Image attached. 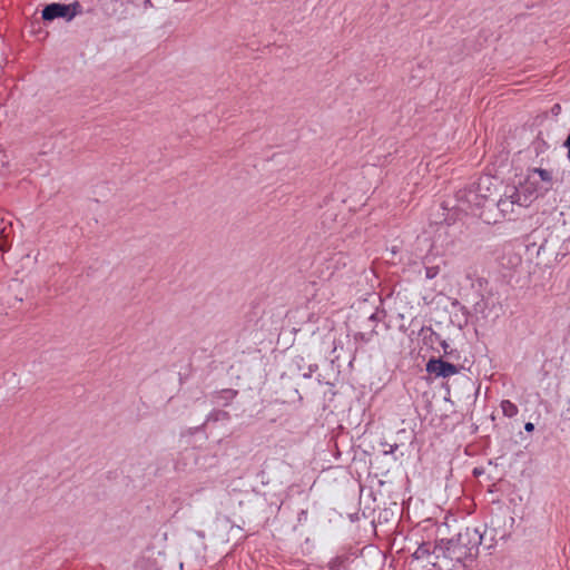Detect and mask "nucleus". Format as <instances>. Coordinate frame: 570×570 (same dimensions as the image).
<instances>
[{"label": "nucleus", "mask_w": 570, "mask_h": 570, "mask_svg": "<svg viewBox=\"0 0 570 570\" xmlns=\"http://www.w3.org/2000/svg\"><path fill=\"white\" fill-rule=\"evenodd\" d=\"M482 539V531L478 528L466 527L455 537L440 540L434 546V552H441L444 558L463 563L476 558Z\"/></svg>", "instance_id": "f257e3e1"}, {"label": "nucleus", "mask_w": 570, "mask_h": 570, "mask_svg": "<svg viewBox=\"0 0 570 570\" xmlns=\"http://www.w3.org/2000/svg\"><path fill=\"white\" fill-rule=\"evenodd\" d=\"M531 202L532 193L528 194L522 186H508L504 194L497 200L495 206L503 218L512 219V216L517 214V208H525Z\"/></svg>", "instance_id": "f03ea898"}, {"label": "nucleus", "mask_w": 570, "mask_h": 570, "mask_svg": "<svg viewBox=\"0 0 570 570\" xmlns=\"http://www.w3.org/2000/svg\"><path fill=\"white\" fill-rule=\"evenodd\" d=\"M553 183L552 171L543 168H530L528 170L527 179L523 185H521L525 191L534 193L538 191H548L551 189Z\"/></svg>", "instance_id": "7ed1b4c3"}, {"label": "nucleus", "mask_w": 570, "mask_h": 570, "mask_svg": "<svg viewBox=\"0 0 570 570\" xmlns=\"http://www.w3.org/2000/svg\"><path fill=\"white\" fill-rule=\"evenodd\" d=\"M81 9L82 7L78 1L69 4L52 2L42 9L41 18L45 21H53L58 18L71 21L77 14L81 13Z\"/></svg>", "instance_id": "20e7f679"}, {"label": "nucleus", "mask_w": 570, "mask_h": 570, "mask_svg": "<svg viewBox=\"0 0 570 570\" xmlns=\"http://www.w3.org/2000/svg\"><path fill=\"white\" fill-rule=\"evenodd\" d=\"M463 370L462 365L454 364L450 361H445L442 357L431 358L426 363V371L436 377H450L460 373Z\"/></svg>", "instance_id": "39448f33"}, {"label": "nucleus", "mask_w": 570, "mask_h": 570, "mask_svg": "<svg viewBox=\"0 0 570 570\" xmlns=\"http://www.w3.org/2000/svg\"><path fill=\"white\" fill-rule=\"evenodd\" d=\"M422 333H424V341H428L431 344H440L443 351V356L446 357L448 361L452 363L460 361V352L456 348L452 347L445 340H442L440 334L434 332L431 327H423Z\"/></svg>", "instance_id": "423d86ee"}, {"label": "nucleus", "mask_w": 570, "mask_h": 570, "mask_svg": "<svg viewBox=\"0 0 570 570\" xmlns=\"http://www.w3.org/2000/svg\"><path fill=\"white\" fill-rule=\"evenodd\" d=\"M238 395V391L234 389H223L212 394V402L216 405L228 406Z\"/></svg>", "instance_id": "0eeeda50"}, {"label": "nucleus", "mask_w": 570, "mask_h": 570, "mask_svg": "<svg viewBox=\"0 0 570 570\" xmlns=\"http://www.w3.org/2000/svg\"><path fill=\"white\" fill-rule=\"evenodd\" d=\"M466 200L469 204L475 207H484L487 205L489 198L487 195L481 193V183L478 185L476 188L469 189V191L466 193Z\"/></svg>", "instance_id": "6e6552de"}, {"label": "nucleus", "mask_w": 570, "mask_h": 570, "mask_svg": "<svg viewBox=\"0 0 570 570\" xmlns=\"http://www.w3.org/2000/svg\"><path fill=\"white\" fill-rule=\"evenodd\" d=\"M432 553H436V558L441 554V552H434V546L432 547L429 542L421 543L415 551L412 553V557L416 560L428 559Z\"/></svg>", "instance_id": "1a4fd4ad"}, {"label": "nucleus", "mask_w": 570, "mask_h": 570, "mask_svg": "<svg viewBox=\"0 0 570 570\" xmlns=\"http://www.w3.org/2000/svg\"><path fill=\"white\" fill-rule=\"evenodd\" d=\"M229 419H230V415L227 411L214 409L206 416L204 424L209 423V422L228 421Z\"/></svg>", "instance_id": "9d476101"}, {"label": "nucleus", "mask_w": 570, "mask_h": 570, "mask_svg": "<svg viewBox=\"0 0 570 570\" xmlns=\"http://www.w3.org/2000/svg\"><path fill=\"white\" fill-rule=\"evenodd\" d=\"M500 407L503 415L507 417H514L519 412L518 406L510 400L501 401Z\"/></svg>", "instance_id": "9b49d317"}, {"label": "nucleus", "mask_w": 570, "mask_h": 570, "mask_svg": "<svg viewBox=\"0 0 570 570\" xmlns=\"http://www.w3.org/2000/svg\"><path fill=\"white\" fill-rule=\"evenodd\" d=\"M376 334H377V332L375 331V328H372L368 332H356L354 334V340H355V342H360L362 344H367L373 340V337Z\"/></svg>", "instance_id": "f8f14e48"}, {"label": "nucleus", "mask_w": 570, "mask_h": 570, "mask_svg": "<svg viewBox=\"0 0 570 570\" xmlns=\"http://www.w3.org/2000/svg\"><path fill=\"white\" fill-rule=\"evenodd\" d=\"M439 273H440V268L438 266H426L425 267V277L428 279H433L434 277L438 276Z\"/></svg>", "instance_id": "ddd939ff"}, {"label": "nucleus", "mask_w": 570, "mask_h": 570, "mask_svg": "<svg viewBox=\"0 0 570 570\" xmlns=\"http://www.w3.org/2000/svg\"><path fill=\"white\" fill-rule=\"evenodd\" d=\"M318 370L317 364H309L307 371L302 374L304 379H309Z\"/></svg>", "instance_id": "4468645a"}, {"label": "nucleus", "mask_w": 570, "mask_h": 570, "mask_svg": "<svg viewBox=\"0 0 570 570\" xmlns=\"http://www.w3.org/2000/svg\"><path fill=\"white\" fill-rule=\"evenodd\" d=\"M306 519H307V511L302 510L298 514V521L302 522V521H305Z\"/></svg>", "instance_id": "2eb2a0df"}, {"label": "nucleus", "mask_w": 570, "mask_h": 570, "mask_svg": "<svg viewBox=\"0 0 570 570\" xmlns=\"http://www.w3.org/2000/svg\"><path fill=\"white\" fill-rule=\"evenodd\" d=\"M524 430H525L527 432H532V431L534 430V424H533L532 422H527V423L524 424Z\"/></svg>", "instance_id": "dca6fc26"}, {"label": "nucleus", "mask_w": 570, "mask_h": 570, "mask_svg": "<svg viewBox=\"0 0 570 570\" xmlns=\"http://www.w3.org/2000/svg\"><path fill=\"white\" fill-rule=\"evenodd\" d=\"M368 321L377 323L380 321L379 313L371 314V316L368 317Z\"/></svg>", "instance_id": "f3484780"}, {"label": "nucleus", "mask_w": 570, "mask_h": 570, "mask_svg": "<svg viewBox=\"0 0 570 570\" xmlns=\"http://www.w3.org/2000/svg\"><path fill=\"white\" fill-rule=\"evenodd\" d=\"M482 472H483V470L480 468H474V470H473L474 475H480V474H482Z\"/></svg>", "instance_id": "a211bd4d"}, {"label": "nucleus", "mask_w": 570, "mask_h": 570, "mask_svg": "<svg viewBox=\"0 0 570 570\" xmlns=\"http://www.w3.org/2000/svg\"><path fill=\"white\" fill-rule=\"evenodd\" d=\"M561 107L559 105H554L552 111L557 115L560 112Z\"/></svg>", "instance_id": "6ab92c4d"}, {"label": "nucleus", "mask_w": 570, "mask_h": 570, "mask_svg": "<svg viewBox=\"0 0 570 570\" xmlns=\"http://www.w3.org/2000/svg\"><path fill=\"white\" fill-rule=\"evenodd\" d=\"M396 449H397V444H394L391 446V449L387 453H393Z\"/></svg>", "instance_id": "aec40b11"}, {"label": "nucleus", "mask_w": 570, "mask_h": 570, "mask_svg": "<svg viewBox=\"0 0 570 570\" xmlns=\"http://www.w3.org/2000/svg\"><path fill=\"white\" fill-rule=\"evenodd\" d=\"M303 361H304V360H303V357H298V358L295 361V363L298 365V364H299V362H303Z\"/></svg>", "instance_id": "412c9836"}, {"label": "nucleus", "mask_w": 570, "mask_h": 570, "mask_svg": "<svg viewBox=\"0 0 570 570\" xmlns=\"http://www.w3.org/2000/svg\"><path fill=\"white\" fill-rule=\"evenodd\" d=\"M147 6H151L150 0H146V1H145V7H147Z\"/></svg>", "instance_id": "4be33fe9"}, {"label": "nucleus", "mask_w": 570, "mask_h": 570, "mask_svg": "<svg viewBox=\"0 0 570 570\" xmlns=\"http://www.w3.org/2000/svg\"><path fill=\"white\" fill-rule=\"evenodd\" d=\"M514 259L517 263H520V261H521L520 257H514Z\"/></svg>", "instance_id": "5701e85b"}]
</instances>
